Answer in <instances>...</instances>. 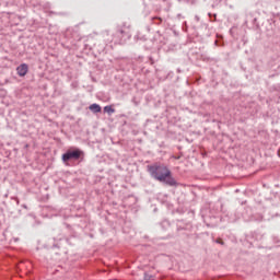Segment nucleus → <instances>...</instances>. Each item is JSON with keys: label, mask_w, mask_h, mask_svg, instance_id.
Listing matches in <instances>:
<instances>
[{"label": "nucleus", "mask_w": 280, "mask_h": 280, "mask_svg": "<svg viewBox=\"0 0 280 280\" xmlns=\"http://www.w3.org/2000/svg\"><path fill=\"white\" fill-rule=\"evenodd\" d=\"M148 172L155 180L165 183V185H168L170 187H175L176 179L172 177V171H170L165 164H154L148 166Z\"/></svg>", "instance_id": "1"}, {"label": "nucleus", "mask_w": 280, "mask_h": 280, "mask_svg": "<svg viewBox=\"0 0 280 280\" xmlns=\"http://www.w3.org/2000/svg\"><path fill=\"white\" fill-rule=\"evenodd\" d=\"M82 156V151L80 149L77 150H69L62 155L63 163H67V161H78Z\"/></svg>", "instance_id": "2"}, {"label": "nucleus", "mask_w": 280, "mask_h": 280, "mask_svg": "<svg viewBox=\"0 0 280 280\" xmlns=\"http://www.w3.org/2000/svg\"><path fill=\"white\" fill-rule=\"evenodd\" d=\"M16 71L20 78H25V75H27V71H30V67L27 66V63H22L16 68Z\"/></svg>", "instance_id": "3"}, {"label": "nucleus", "mask_w": 280, "mask_h": 280, "mask_svg": "<svg viewBox=\"0 0 280 280\" xmlns=\"http://www.w3.org/2000/svg\"><path fill=\"white\" fill-rule=\"evenodd\" d=\"M89 109H90L92 113H102V106H100V105L96 104V103L90 105Z\"/></svg>", "instance_id": "4"}, {"label": "nucleus", "mask_w": 280, "mask_h": 280, "mask_svg": "<svg viewBox=\"0 0 280 280\" xmlns=\"http://www.w3.org/2000/svg\"><path fill=\"white\" fill-rule=\"evenodd\" d=\"M104 112L108 113V115H113V113H115V108H113L110 105H107L104 107Z\"/></svg>", "instance_id": "5"}, {"label": "nucleus", "mask_w": 280, "mask_h": 280, "mask_svg": "<svg viewBox=\"0 0 280 280\" xmlns=\"http://www.w3.org/2000/svg\"><path fill=\"white\" fill-rule=\"evenodd\" d=\"M153 23H154V25H161V23H163V19H161V18H153Z\"/></svg>", "instance_id": "6"}, {"label": "nucleus", "mask_w": 280, "mask_h": 280, "mask_svg": "<svg viewBox=\"0 0 280 280\" xmlns=\"http://www.w3.org/2000/svg\"><path fill=\"white\" fill-rule=\"evenodd\" d=\"M144 280H150V276H149V275H145V276H144Z\"/></svg>", "instance_id": "7"}, {"label": "nucleus", "mask_w": 280, "mask_h": 280, "mask_svg": "<svg viewBox=\"0 0 280 280\" xmlns=\"http://www.w3.org/2000/svg\"><path fill=\"white\" fill-rule=\"evenodd\" d=\"M217 243H218V244H222V242H220V241H217Z\"/></svg>", "instance_id": "8"}, {"label": "nucleus", "mask_w": 280, "mask_h": 280, "mask_svg": "<svg viewBox=\"0 0 280 280\" xmlns=\"http://www.w3.org/2000/svg\"><path fill=\"white\" fill-rule=\"evenodd\" d=\"M186 1H191V0H186Z\"/></svg>", "instance_id": "9"}]
</instances>
